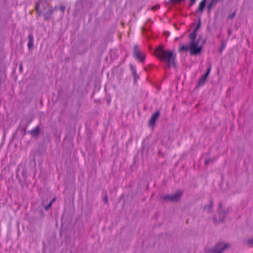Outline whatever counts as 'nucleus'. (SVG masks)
<instances>
[{"mask_svg":"<svg viewBox=\"0 0 253 253\" xmlns=\"http://www.w3.org/2000/svg\"><path fill=\"white\" fill-rule=\"evenodd\" d=\"M155 54L160 60H164L167 63V66L169 68L171 65L175 67L176 55L171 50H165L162 45L159 46L155 50Z\"/></svg>","mask_w":253,"mask_h":253,"instance_id":"nucleus-1","label":"nucleus"},{"mask_svg":"<svg viewBox=\"0 0 253 253\" xmlns=\"http://www.w3.org/2000/svg\"><path fill=\"white\" fill-rule=\"evenodd\" d=\"M228 243H224L223 242H218L211 248L205 249L206 253H222L226 249L229 248Z\"/></svg>","mask_w":253,"mask_h":253,"instance_id":"nucleus-2","label":"nucleus"},{"mask_svg":"<svg viewBox=\"0 0 253 253\" xmlns=\"http://www.w3.org/2000/svg\"><path fill=\"white\" fill-rule=\"evenodd\" d=\"M50 7L46 0H39L36 2L35 10L40 16L42 15L43 11H45Z\"/></svg>","mask_w":253,"mask_h":253,"instance_id":"nucleus-3","label":"nucleus"},{"mask_svg":"<svg viewBox=\"0 0 253 253\" xmlns=\"http://www.w3.org/2000/svg\"><path fill=\"white\" fill-rule=\"evenodd\" d=\"M182 196V192L180 191H177L175 194L171 195H166L162 197L165 201H169L172 203H177L179 201Z\"/></svg>","mask_w":253,"mask_h":253,"instance_id":"nucleus-4","label":"nucleus"},{"mask_svg":"<svg viewBox=\"0 0 253 253\" xmlns=\"http://www.w3.org/2000/svg\"><path fill=\"white\" fill-rule=\"evenodd\" d=\"M190 54L191 55H198L201 53L202 50V45L199 46L198 42H189Z\"/></svg>","mask_w":253,"mask_h":253,"instance_id":"nucleus-5","label":"nucleus"},{"mask_svg":"<svg viewBox=\"0 0 253 253\" xmlns=\"http://www.w3.org/2000/svg\"><path fill=\"white\" fill-rule=\"evenodd\" d=\"M86 3L85 0H78L77 1L74 12V16H77L80 12L84 11Z\"/></svg>","mask_w":253,"mask_h":253,"instance_id":"nucleus-6","label":"nucleus"},{"mask_svg":"<svg viewBox=\"0 0 253 253\" xmlns=\"http://www.w3.org/2000/svg\"><path fill=\"white\" fill-rule=\"evenodd\" d=\"M133 56L140 62H143L145 59V56L138 50V45L135 44L133 48Z\"/></svg>","mask_w":253,"mask_h":253,"instance_id":"nucleus-7","label":"nucleus"},{"mask_svg":"<svg viewBox=\"0 0 253 253\" xmlns=\"http://www.w3.org/2000/svg\"><path fill=\"white\" fill-rule=\"evenodd\" d=\"M211 70V66H210L209 68L207 69V71L205 72V73L202 76V77L198 81V84L196 88H198L199 86H201L205 84L206 79L207 77L209 76Z\"/></svg>","mask_w":253,"mask_h":253,"instance_id":"nucleus-8","label":"nucleus"},{"mask_svg":"<svg viewBox=\"0 0 253 253\" xmlns=\"http://www.w3.org/2000/svg\"><path fill=\"white\" fill-rule=\"evenodd\" d=\"M56 8V7L53 8L52 6H50L48 8L47 10H46L45 11L42 12V15L43 16L45 21H48L50 20L51 16Z\"/></svg>","mask_w":253,"mask_h":253,"instance_id":"nucleus-9","label":"nucleus"},{"mask_svg":"<svg viewBox=\"0 0 253 253\" xmlns=\"http://www.w3.org/2000/svg\"><path fill=\"white\" fill-rule=\"evenodd\" d=\"M160 115V111L157 110L155 112L151 117L149 121L148 126L150 127L154 126L155 125L156 120L158 118Z\"/></svg>","mask_w":253,"mask_h":253,"instance_id":"nucleus-10","label":"nucleus"},{"mask_svg":"<svg viewBox=\"0 0 253 253\" xmlns=\"http://www.w3.org/2000/svg\"><path fill=\"white\" fill-rule=\"evenodd\" d=\"M207 2V0H202L199 3L198 9L196 11V14H198V13H200L201 14L204 11V10L206 7V3Z\"/></svg>","mask_w":253,"mask_h":253,"instance_id":"nucleus-11","label":"nucleus"},{"mask_svg":"<svg viewBox=\"0 0 253 253\" xmlns=\"http://www.w3.org/2000/svg\"><path fill=\"white\" fill-rule=\"evenodd\" d=\"M28 47L29 50H31L33 48L34 45V36L32 33L29 34L28 36Z\"/></svg>","mask_w":253,"mask_h":253,"instance_id":"nucleus-12","label":"nucleus"},{"mask_svg":"<svg viewBox=\"0 0 253 253\" xmlns=\"http://www.w3.org/2000/svg\"><path fill=\"white\" fill-rule=\"evenodd\" d=\"M129 67H130V68L132 71V75L134 77V84H136L137 83V80L139 78V75H138L137 74H136V70L134 68V67H133V65L131 64H129Z\"/></svg>","mask_w":253,"mask_h":253,"instance_id":"nucleus-13","label":"nucleus"},{"mask_svg":"<svg viewBox=\"0 0 253 253\" xmlns=\"http://www.w3.org/2000/svg\"><path fill=\"white\" fill-rule=\"evenodd\" d=\"M40 126H37L34 128L29 131L33 137H38L40 134Z\"/></svg>","mask_w":253,"mask_h":253,"instance_id":"nucleus-14","label":"nucleus"},{"mask_svg":"<svg viewBox=\"0 0 253 253\" xmlns=\"http://www.w3.org/2000/svg\"><path fill=\"white\" fill-rule=\"evenodd\" d=\"M197 36V32H195L193 31L189 35V37L190 39V42H196V38Z\"/></svg>","mask_w":253,"mask_h":253,"instance_id":"nucleus-15","label":"nucleus"},{"mask_svg":"<svg viewBox=\"0 0 253 253\" xmlns=\"http://www.w3.org/2000/svg\"><path fill=\"white\" fill-rule=\"evenodd\" d=\"M188 50L190 51V45H189V44L188 45H182L179 46L178 48V51L180 52H181L182 51H186Z\"/></svg>","mask_w":253,"mask_h":253,"instance_id":"nucleus-16","label":"nucleus"},{"mask_svg":"<svg viewBox=\"0 0 253 253\" xmlns=\"http://www.w3.org/2000/svg\"><path fill=\"white\" fill-rule=\"evenodd\" d=\"M213 207V201L212 200H210V204L209 205H205L204 206V210H207L208 212H211Z\"/></svg>","mask_w":253,"mask_h":253,"instance_id":"nucleus-17","label":"nucleus"},{"mask_svg":"<svg viewBox=\"0 0 253 253\" xmlns=\"http://www.w3.org/2000/svg\"><path fill=\"white\" fill-rule=\"evenodd\" d=\"M215 5V4H214L213 2H212L211 0L209 3V4H208V5L207 6V9L208 10V12L209 14L211 12V11L213 8V6H214Z\"/></svg>","mask_w":253,"mask_h":253,"instance_id":"nucleus-18","label":"nucleus"},{"mask_svg":"<svg viewBox=\"0 0 253 253\" xmlns=\"http://www.w3.org/2000/svg\"><path fill=\"white\" fill-rule=\"evenodd\" d=\"M218 212L219 216L225 217L228 212V211L227 210H221L220 211H218Z\"/></svg>","mask_w":253,"mask_h":253,"instance_id":"nucleus-19","label":"nucleus"},{"mask_svg":"<svg viewBox=\"0 0 253 253\" xmlns=\"http://www.w3.org/2000/svg\"><path fill=\"white\" fill-rule=\"evenodd\" d=\"M201 26V17L200 16L198 18V23L197 24L196 27L195 28L193 31L195 32H198V31L199 30Z\"/></svg>","mask_w":253,"mask_h":253,"instance_id":"nucleus-20","label":"nucleus"},{"mask_svg":"<svg viewBox=\"0 0 253 253\" xmlns=\"http://www.w3.org/2000/svg\"><path fill=\"white\" fill-rule=\"evenodd\" d=\"M225 44L223 42H222L220 44V47L219 49V52L220 53H221L222 52L223 50L225 48Z\"/></svg>","mask_w":253,"mask_h":253,"instance_id":"nucleus-21","label":"nucleus"},{"mask_svg":"<svg viewBox=\"0 0 253 253\" xmlns=\"http://www.w3.org/2000/svg\"><path fill=\"white\" fill-rule=\"evenodd\" d=\"M236 11H235L232 14L228 16V19H232L234 18L235 15H236Z\"/></svg>","mask_w":253,"mask_h":253,"instance_id":"nucleus-22","label":"nucleus"},{"mask_svg":"<svg viewBox=\"0 0 253 253\" xmlns=\"http://www.w3.org/2000/svg\"><path fill=\"white\" fill-rule=\"evenodd\" d=\"M32 121H33V118H31V119H30L28 121L26 126L24 128V130H26V127L31 124V123L32 122Z\"/></svg>","mask_w":253,"mask_h":253,"instance_id":"nucleus-23","label":"nucleus"},{"mask_svg":"<svg viewBox=\"0 0 253 253\" xmlns=\"http://www.w3.org/2000/svg\"><path fill=\"white\" fill-rule=\"evenodd\" d=\"M159 8H160V5L159 4H157L151 7V9L152 10H155Z\"/></svg>","mask_w":253,"mask_h":253,"instance_id":"nucleus-24","label":"nucleus"},{"mask_svg":"<svg viewBox=\"0 0 253 253\" xmlns=\"http://www.w3.org/2000/svg\"><path fill=\"white\" fill-rule=\"evenodd\" d=\"M60 10L62 12V13H64L65 10V6L62 5H61L60 6Z\"/></svg>","mask_w":253,"mask_h":253,"instance_id":"nucleus-25","label":"nucleus"},{"mask_svg":"<svg viewBox=\"0 0 253 253\" xmlns=\"http://www.w3.org/2000/svg\"><path fill=\"white\" fill-rule=\"evenodd\" d=\"M211 162H212V160L211 159H206L205 161V164L206 165H208Z\"/></svg>","mask_w":253,"mask_h":253,"instance_id":"nucleus-26","label":"nucleus"},{"mask_svg":"<svg viewBox=\"0 0 253 253\" xmlns=\"http://www.w3.org/2000/svg\"><path fill=\"white\" fill-rule=\"evenodd\" d=\"M51 202H49L48 205L44 207L45 210L47 211L51 207Z\"/></svg>","mask_w":253,"mask_h":253,"instance_id":"nucleus-27","label":"nucleus"},{"mask_svg":"<svg viewBox=\"0 0 253 253\" xmlns=\"http://www.w3.org/2000/svg\"><path fill=\"white\" fill-rule=\"evenodd\" d=\"M190 0L189 6H191L195 3V2L197 0Z\"/></svg>","mask_w":253,"mask_h":253,"instance_id":"nucleus-28","label":"nucleus"},{"mask_svg":"<svg viewBox=\"0 0 253 253\" xmlns=\"http://www.w3.org/2000/svg\"><path fill=\"white\" fill-rule=\"evenodd\" d=\"M104 202L107 204H108V198H107V195H105L104 198Z\"/></svg>","mask_w":253,"mask_h":253,"instance_id":"nucleus-29","label":"nucleus"},{"mask_svg":"<svg viewBox=\"0 0 253 253\" xmlns=\"http://www.w3.org/2000/svg\"><path fill=\"white\" fill-rule=\"evenodd\" d=\"M248 244L250 245H253V239H251L248 241Z\"/></svg>","mask_w":253,"mask_h":253,"instance_id":"nucleus-30","label":"nucleus"},{"mask_svg":"<svg viewBox=\"0 0 253 253\" xmlns=\"http://www.w3.org/2000/svg\"><path fill=\"white\" fill-rule=\"evenodd\" d=\"M219 217L220 218L219 219V222H223L224 221L225 217H223V216H219Z\"/></svg>","mask_w":253,"mask_h":253,"instance_id":"nucleus-31","label":"nucleus"},{"mask_svg":"<svg viewBox=\"0 0 253 253\" xmlns=\"http://www.w3.org/2000/svg\"><path fill=\"white\" fill-rule=\"evenodd\" d=\"M212 2H213V3H214V4H216V3L218 2V1H222L223 0H211Z\"/></svg>","mask_w":253,"mask_h":253,"instance_id":"nucleus-32","label":"nucleus"},{"mask_svg":"<svg viewBox=\"0 0 253 253\" xmlns=\"http://www.w3.org/2000/svg\"><path fill=\"white\" fill-rule=\"evenodd\" d=\"M222 203H220L219 204V205H218V211H220L222 209Z\"/></svg>","mask_w":253,"mask_h":253,"instance_id":"nucleus-33","label":"nucleus"},{"mask_svg":"<svg viewBox=\"0 0 253 253\" xmlns=\"http://www.w3.org/2000/svg\"><path fill=\"white\" fill-rule=\"evenodd\" d=\"M202 35L200 36L198 38V39L197 41L196 40V42H198V44H199V42L201 41V40L202 39Z\"/></svg>","mask_w":253,"mask_h":253,"instance_id":"nucleus-34","label":"nucleus"},{"mask_svg":"<svg viewBox=\"0 0 253 253\" xmlns=\"http://www.w3.org/2000/svg\"><path fill=\"white\" fill-rule=\"evenodd\" d=\"M206 42V39H204V40L202 41V45H202V46H203V44L205 43Z\"/></svg>","mask_w":253,"mask_h":253,"instance_id":"nucleus-35","label":"nucleus"},{"mask_svg":"<svg viewBox=\"0 0 253 253\" xmlns=\"http://www.w3.org/2000/svg\"><path fill=\"white\" fill-rule=\"evenodd\" d=\"M19 69L21 71H22V69H23V67H22V64H20V66H19Z\"/></svg>","mask_w":253,"mask_h":253,"instance_id":"nucleus-36","label":"nucleus"},{"mask_svg":"<svg viewBox=\"0 0 253 253\" xmlns=\"http://www.w3.org/2000/svg\"><path fill=\"white\" fill-rule=\"evenodd\" d=\"M164 34H165V35L169 36V35H170V33H169V32H165L164 33Z\"/></svg>","mask_w":253,"mask_h":253,"instance_id":"nucleus-37","label":"nucleus"},{"mask_svg":"<svg viewBox=\"0 0 253 253\" xmlns=\"http://www.w3.org/2000/svg\"><path fill=\"white\" fill-rule=\"evenodd\" d=\"M213 221H214V223H217V219H216V218L215 217H214L213 218Z\"/></svg>","mask_w":253,"mask_h":253,"instance_id":"nucleus-38","label":"nucleus"},{"mask_svg":"<svg viewBox=\"0 0 253 253\" xmlns=\"http://www.w3.org/2000/svg\"><path fill=\"white\" fill-rule=\"evenodd\" d=\"M218 14V10L216 11V12L215 13V17H217Z\"/></svg>","mask_w":253,"mask_h":253,"instance_id":"nucleus-39","label":"nucleus"},{"mask_svg":"<svg viewBox=\"0 0 253 253\" xmlns=\"http://www.w3.org/2000/svg\"><path fill=\"white\" fill-rule=\"evenodd\" d=\"M55 201V198H53L50 202H51V204L52 203Z\"/></svg>","mask_w":253,"mask_h":253,"instance_id":"nucleus-40","label":"nucleus"},{"mask_svg":"<svg viewBox=\"0 0 253 253\" xmlns=\"http://www.w3.org/2000/svg\"><path fill=\"white\" fill-rule=\"evenodd\" d=\"M141 29H142V31L143 32H144V31H145V30H145V29L144 27H141Z\"/></svg>","mask_w":253,"mask_h":253,"instance_id":"nucleus-41","label":"nucleus"},{"mask_svg":"<svg viewBox=\"0 0 253 253\" xmlns=\"http://www.w3.org/2000/svg\"><path fill=\"white\" fill-rule=\"evenodd\" d=\"M144 70L145 71H147L148 70V67H145Z\"/></svg>","mask_w":253,"mask_h":253,"instance_id":"nucleus-42","label":"nucleus"},{"mask_svg":"<svg viewBox=\"0 0 253 253\" xmlns=\"http://www.w3.org/2000/svg\"><path fill=\"white\" fill-rule=\"evenodd\" d=\"M178 40V38H176L175 39V41H177Z\"/></svg>","mask_w":253,"mask_h":253,"instance_id":"nucleus-43","label":"nucleus"},{"mask_svg":"<svg viewBox=\"0 0 253 253\" xmlns=\"http://www.w3.org/2000/svg\"><path fill=\"white\" fill-rule=\"evenodd\" d=\"M41 214H43V212L42 211H41Z\"/></svg>","mask_w":253,"mask_h":253,"instance_id":"nucleus-44","label":"nucleus"},{"mask_svg":"<svg viewBox=\"0 0 253 253\" xmlns=\"http://www.w3.org/2000/svg\"><path fill=\"white\" fill-rule=\"evenodd\" d=\"M160 153H161V151H159V154H160Z\"/></svg>","mask_w":253,"mask_h":253,"instance_id":"nucleus-45","label":"nucleus"}]
</instances>
